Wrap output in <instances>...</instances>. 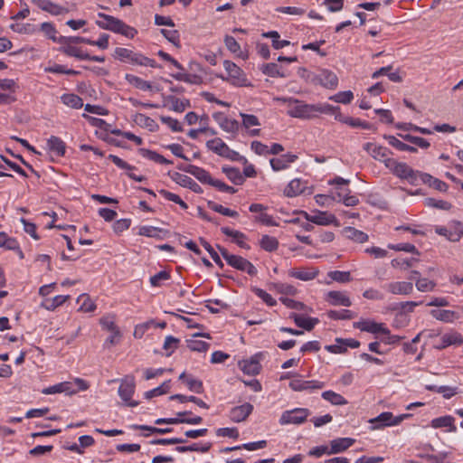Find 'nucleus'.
Returning a JSON list of instances; mask_svg holds the SVG:
<instances>
[{
	"label": "nucleus",
	"mask_w": 463,
	"mask_h": 463,
	"mask_svg": "<svg viewBox=\"0 0 463 463\" xmlns=\"http://www.w3.org/2000/svg\"><path fill=\"white\" fill-rule=\"evenodd\" d=\"M278 101L288 104V114L292 118H310L315 114V104H307L294 98H277Z\"/></svg>",
	"instance_id": "nucleus-1"
},
{
	"label": "nucleus",
	"mask_w": 463,
	"mask_h": 463,
	"mask_svg": "<svg viewBox=\"0 0 463 463\" xmlns=\"http://www.w3.org/2000/svg\"><path fill=\"white\" fill-rule=\"evenodd\" d=\"M217 248L228 265L238 270L244 271L250 276L257 275L258 270L250 261L241 256L231 254L225 248L220 245H217Z\"/></svg>",
	"instance_id": "nucleus-2"
},
{
	"label": "nucleus",
	"mask_w": 463,
	"mask_h": 463,
	"mask_svg": "<svg viewBox=\"0 0 463 463\" xmlns=\"http://www.w3.org/2000/svg\"><path fill=\"white\" fill-rule=\"evenodd\" d=\"M206 146L209 150L229 160L241 162L244 165L248 163L246 157L231 149L220 137L208 140L206 142Z\"/></svg>",
	"instance_id": "nucleus-3"
},
{
	"label": "nucleus",
	"mask_w": 463,
	"mask_h": 463,
	"mask_svg": "<svg viewBox=\"0 0 463 463\" xmlns=\"http://www.w3.org/2000/svg\"><path fill=\"white\" fill-rule=\"evenodd\" d=\"M310 411L306 408H295L293 410L285 411L282 412L279 418L280 425L287 424H301L307 420V418L309 416Z\"/></svg>",
	"instance_id": "nucleus-4"
},
{
	"label": "nucleus",
	"mask_w": 463,
	"mask_h": 463,
	"mask_svg": "<svg viewBox=\"0 0 463 463\" xmlns=\"http://www.w3.org/2000/svg\"><path fill=\"white\" fill-rule=\"evenodd\" d=\"M136 383L133 376H126L118 387V395L121 400L129 407H136L138 405V402L131 401V398L135 392Z\"/></svg>",
	"instance_id": "nucleus-5"
},
{
	"label": "nucleus",
	"mask_w": 463,
	"mask_h": 463,
	"mask_svg": "<svg viewBox=\"0 0 463 463\" xmlns=\"http://www.w3.org/2000/svg\"><path fill=\"white\" fill-rule=\"evenodd\" d=\"M264 358V353L259 352L248 359L239 361V368L248 375H257L261 370L260 361Z\"/></svg>",
	"instance_id": "nucleus-6"
},
{
	"label": "nucleus",
	"mask_w": 463,
	"mask_h": 463,
	"mask_svg": "<svg viewBox=\"0 0 463 463\" xmlns=\"http://www.w3.org/2000/svg\"><path fill=\"white\" fill-rule=\"evenodd\" d=\"M405 418V414L393 416L392 412H383L375 418L369 420L372 430L380 429L385 426H395L401 423Z\"/></svg>",
	"instance_id": "nucleus-7"
},
{
	"label": "nucleus",
	"mask_w": 463,
	"mask_h": 463,
	"mask_svg": "<svg viewBox=\"0 0 463 463\" xmlns=\"http://www.w3.org/2000/svg\"><path fill=\"white\" fill-rule=\"evenodd\" d=\"M431 269H432L431 268H427L425 265H420V269L411 271V275L408 278L411 280L416 281V288L419 291H421V292L431 291L434 288V287L436 286L435 282H433L432 280H430L425 278L420 279L419 277L421 273H426Z\"/></svg>",
	"instance_id": "nucleus-8"
},
{
	"label": "nucleus",
	"mask_w": 463,
	"mask_h": 463,
	"mask_svg": "<svg viewBox=\"0 0 463 463\" xmlns=\"http://www.w3.org/2000/svg\"><path fill=\"white\" fill-rule=\"evenodd\" d=\"M463 345V336L457 331H449L443 334L439 342L435 345V348L439 350L445 349L450 345L459 346Z\"/></svg>",
	"instance_id": "nucleus-9"
},
{
	"label": "nucleus",
	"mask_w": 463,
	"mask_h": 463,
	"mask_svg": "<svg viewBox=\"0 0 463 463\" xmlns=\"http://www.w3.org/2000/svg\"><path fill=\"white\" fill-rule=\"evenodd\" d=\"M354 327L361 331L372 334L389 335L390 331L382 323H376L373 320H361L354 323Z\"/></svg>",
	"instance_id": "nucleus-10"
},
{
	"label": "nucleus",
	"mask_w": 463,
	"mask_h": 463,
	"mask_svg": "<svg viewBox=\"0 0 463 463\" xmlns=\"http://www.w3.org/2000/svg\"><path fill=\"white\" fill-rule=\"evenodd\" d=\"M364 149L375 160L381 161L383 164L390 157L391 151L383 146L374 144V143H365L364 145Z\"/></svg>",
	"instance_id": "nucleus-11"
},
{
	"label": "nucleus",
	"mask_w": 463,
	"mask_h": 463,
	"mask_svg": "<svg viewBox=\"0 0 463 463\" xmlns=\"http://www.w3.org/2000/svg\"><path fill=\"white\" fill-rule=\"evenodd\" d=\"M253 411V405L245 402L240 406H235L231 409L229 417L233 422H241L245 420Z\"/></svg>",
	"instance_id": "nucleus-12"
},
{
	"label": "nucleus",
	"mask_w": 463,
	"mask_h": 463,
	"mask_svg": "<svg viewBox=\"0 0 463 463\" xmlns=\"http://www.w3.org/2000/svg\"><path fill=\"white\" fill-rule=\"evenodd\" d=\"M324 386L325 383L316 380L304 381L300 379H294L289 383V387L295 392L313 391L322 389Z\"/></svg>",
	"instance_id": "nucleus-13"
},
{
	"label": "nucleus",
	"mask_w": 463,
	"mask_h": 463,
	"mask_svg": "<svg viewBox=\"0 0 463 463\" xmlns=\"http://www.w3.org/2000/svg\"><path fill=\"white\" fill-rule=\"evenodd\" d=\"M114 56L121 61L139 65L141 53L135 52L127 48L117 47L114 51Z\"/></svg>",
	"instance_id": "nucleus-14"
},
{
	"label": "nucleus",
	"mask_w": 463,
	"mask_h": 463,
	"mask_svg": "<svg viewBox=\"0 0 463 463\" xmlns=\"http://www.w3.org/2000/svg\"><path fill=\"white\" fill-rule=\"evenodd\" d=\"M171 178L179 185L187 187L196 194L203 193L202 187L188 175L175 172L171 175Z\"/></svg>",
	"instance_id": "nucleus-15"
},
{
	"label": "nucleus",
	"mask_w": 463,
	"mask_h": 463,
	"mask_svg": "<svg viewBox=\"0 0 463 463\" xmlns=\"http://www.w3.org/2000/svg\"><path fill=\"white\" fill-rule=\"evenodd\" d=\"M98 16L101 18V20H97L96 24L103 29L111 31L113 33H117L118 29V25L120 24V19L114 17L112 15H109L103 13H99Z\"/></svg>",
	"instance_id": "nucleus-16"
},
{
	"label": "nucleus",
	"mask_w": 463,
	"mask_h": 463,
	"mask_svg": "<svg viewBox=\"0 0 463 463\" xmlns=\"http://www.w3.org/2000/svg\"><path fill=\"white\" fill-rule=\"evenodd\" d=\"M298 159V156L293 154H285L279 157H274L269 160L271 168L274 171H280L287 169L291 163Z\"/></svg>",
	"instance_id": "nucleus-17"
},
{
	"label": "nucleus",
	"mask_w": 463,
	"mask_h": 463,
	"mask_svg": "<svg viewBox=\"0 0 463 463\" xmlns=\"http://www.w3.org/2000/svg\"><path fill=\"white\" fill-rule=\"evenodd\" d=\"M309 222L312 223L317 224V225H329L334 224L335 226H339L340 223L336 217L332 214L328 213L327 212H320L318 211L316 214H314L310 219Z\"/></svg>",
	"instance_id": "nucleus-18"
},
{
	"label": "nucleus",
	"mask_w": 463,
	"mask_h": 463,
	"mask_svg": "<svg viewBox=\"0 0 463 463\" xmlns=\"http://www.w3.org/2000/svg\"><path fill=\"white\" fill-rule=\"evenodd\" d=\"M289 318L293 319L295 324L304 330L311 331L316 325L319 323V319L316 317H306L297 313H291Z\"/></svg>",
	"instance_id": "nucleus-19"
},
{
	"label": "nucleus",
	"mask_w": 463,
	"mask_h": 463,
	"mask_svg": "<svg viewBox=\"0 0 463 463\" xmlns=\"http://www.w3.org/2000/svg\"><path fill=\"white\" fill-rule=\"evenodd\" d=\"M317 79L322 86L327 89H335L338 84L337 76L328 70H321Z\"/></svg>",
	"instance_id": "nucleus-20"
},
{
	"label": "nucleus",
	"mask_w": 463,
	"mask_h": 463,
	"mask_svg": "<svg viewBox=\"0 0 463 463\" xmlns=\"http://www.w3.org/2000/svg\"><path fill=\"white\" fill-rule=\"evenodd\" d=\"M223 66L231 79V81L233 84H241V81L244 80V79H241V77H242L241 69L239 66H237L234 62L225 60L223 61Z\"/></svg>",
	"instance_id": "nucleus-21"
},
{
	"label": "nucleus",
	"mask_w": 463,
	"mask_h": 463,
	"mask_svg": "<svg viewBox=\"0 0 463 463\" xmlns=\"http://www.w3.org/2000/svg\"><path fill=\"white\" fill-rule=\"evenodd\" d=\"M354 443L352 438H337L330 441V452L332 454H338L345 451Z\"/></svg>",
	"instance_id": "nucleus-22"
},
{
	"label": "nucleus",
	"mask_w": 463,
	"mask_h": 463,
	"mask_svg": "<svg viewBox=\"0 0 463 463\" xmlns=\"http://www.w3.org/2000/svg\"><path fill=\"white\" fill-rule=\"evenodd\" d=\"M184 169V172L194 175L198 181H200L203 184H209L210 181L213 178L209 172H207L202 167L194 165H187Z\"/></svg>",
	"instance_id": "nucleus-23"
},
{
	"label": "nucleus",
	"mask_w": 463,
	"mask_h": 463,
	"mask_svg": "<svg viewBox=\"0 0 463 463\" xmlns=\"http://www.w3.org/2000/svg\"><path fill=\"white\" fill-rule=\"evenodd\" d=\"M326 301L333 306L350 307L352 305L350 298L341 291H329L326 296Z\"/></svg>",
	"instance_id": "nucleus-24"
},
{
	"label": "nucleus",
	"mask_w": 463,
	"mask_h": 463,
	"mask_svg": "<svg viewBox=\"0 0 463 463\" xmlns=\"http://www.w3.org/2000/svg\"><path fill=\"white\" fill-rule=\"evenodd\" d=\"M43 394H55L64 392L66 394H74L76 391L72 389V384L70 382H62L52 386H49L42 391Z\"/></svg>",
	"instance_id": "nucleus-25"
},
{
	"label": "nucleus",
	"mask_w": 463,
	"mask_h": 463,
	"mask_svg": "<svg viewBox=\"0 0 463 463\" xmlns=\"http://www.w3.org/2000/svg\"><path fill=\"white\" fill-rule=\"evenodd\" d=\"M454 422L455 419L452 416L446 415L433 419L431 420V427L434 429L448 428V431L455 432L457 427Z\"/></svg>",
	"instance_id": "nucleus-26"
},
{
	"label": "nucleus",
	"mask_w": 463,
	"mask_h": 463,
	"mask_svg": "<svg viewBox=\"0 0 463 463\" xmlns=\"http://www.w3.org/2000/svg\"><path fill=\"white\" fill-rule=\"evenodd\" d=\"M318 270L316 269H291L288 271V275L292 278L303 280V281H309L314 279L318 275Z\"/></svg>",
	"instance_id": "nucleus-27"
},
{
	"label": "nucleus",
	"mask_w": 463,
	"mask_h": 463,
	"mask_svg": "<svg viewBox=\"0 0 463 463\" xmlns=\"http://www.w3.org/2000/svg\"><path fill=\"white\" fill-rule=\"evenodd\" d=\"M419 176H420V180L422 181V183L428 184L430 187H432L437 191L446 192L448 190L449 186L445 182H443L436 177H433L432 175H430L429 174L420 173Z\"/></svg>",
	"instance_id": "nucleus-28"
},
{
	"label": "nucleus",
	"mask_w": 463,
	"mask_h": 463,
	"mask_svg": "<svg viewBox=\"0 0 463 463\" xmlns=\"http://www.w3.org/2000/svg\"><path fill=\"white\" fill-rule=\"evenodd\" d=\"M342 234L346 239L359 243L365 242L368 240V235L366 233L350 226L345 227L342 230Z\"/></svg>",
	"instance_id": "nucleus-29"
},
{
	"label": "nucleus",
	"mask_w": 463,
	"mask_h": 463,
	"mask_svg": "<svg viewBox=\"0 0 463 463\" xmlns=\"http://www.w3.org/2000/svg\"><path fill=\"white\" fill-rule=\"evenodd\" d=\"M218 115L214 114L213 118L218 120L220 127L222 130L228 133L236 135L240 129V123L236 119H231L227 117H222L220 119Z\"/></svg>",
	"instance_id": "nucleus-30"
},
{
	"label": "nucleus",
	"mask_w": 463,
	"mask_h": 463,
	"mask_svg": "<svg viewBox=\"0 0 463 463\" xmlns=\"http://www.w3.org/2000/svg\"><path fill=\"white\" fill-rule=\"evenodd\" d=\"M222 171L226 175L227 178L236 185H241L245 182L243 175L237 167L223 165Z\"/></svg>",
	"instance_id": "nucleus-31"
},
{
	"label": "nucleus",
	"mask_w": 463,
	"mask_h": 463,
	"mask_svg": "<svg viewBox=\"0 0 463 463\" xmlns=\"http://www.w3.org/2000/svg\"><path fill=\"white\" fill-rule=\"evenodd\" d=\"M59 51L67 56L75 57L81 61H85V58H89V53L84 52L81 49L73 46V43L61 44Z\"/></svg>",
	"instance_id": "nucleus-32"
},
{
	"label": "nucleus",
	"mask_w": 463,
	"mask_h": 463,
	"mask_svg": "<svg viewBox=\"0 0 463 463\" xmlns=\"http://www.w3.org/2000/svg\"><path fill=\"white\" fill-rule=\"evenodd\" d=\"M416 146L427 149L430 146V142L422 137L407 134V152H416Z\"/></svg>",
	"instance_id": "nucleus-33"
},
{
	"label": "nucleus",
	"mask_w": 463,
	"mask_h": 463,
	"mask_svg": "<svg viewBox=\"0 0 463 463\" xmlns=\"http://www.w3.org/2000/svg\"><path fill=\"white\" fill-rule=\"evenodd\" d=\"M221 232L226 236L232 237L239 247L246 250L250 248V245L244 241V239L246 238L244 233L239 231L232 230L229 227H222Z\"/></svg>",
	"instance_id": "nucleus-34"
},
{
	"label": "nucleus",
	"mask_w": 463,
	"mask_h": 463,
	"mask_svg": "<svg viewBox=\"0 0 463 463\" xmlns=\"http://www.w3.org/2000/svg\"><path fill=\"white\" fill-rule=\"evenodd\" d=\"M430 314L437 320L445 323H452L458 318V315L455 311L449 309H433L430 311Z\"/></svg>",
	"instance_id": "nucleus-35"
},
{
	"label": "nucleus",
	"mask_w": 463,
	"mask_h": 463,
	"mask_svg": "<svg viewBox=\"0 0 463 463\" xmlns=\"http://www.w3.org/2000/svg\"><path fill=\"white\" fill-rule=\"evenodd\" d=\"M48 148L57 156H63L66 150L65 143L58 137L52 136L47 141Z\"/></svg>",
	"instance_id": "nucleus-36"
},
{
	"label": "nucleus",
	"mask_w": 463,
	"mask_h": 463,
	"mask_svg": "<svg viewBox=\"0 0 463 463\" xmlns=\"http://www.w3.org/2000/svg\"><path fill=\"white\" fill-rule=\"evenodd\" d=\"M384 165L394 175L401 179L405 178V164L390 157Z\"/></svg>",
	"instance_id": "nucleus-37"
},
{
	"label": "nucleus",
	"mask_w": 463,
	"mask_h": 463,
	"mask_svg": "<svg viewBox=\"0 0 463 463\" xmlns=\"http://www.w3.org/2000/svg\"><path fill=\"white\" fill-rule=\"evenodd\" d=\"M138 153L145 158L154 161L156 163L161 164V165H171L173 164L172 161L165 158L162 155L156 153V151L149 150L146 148H139Z\"/></svg>",
	"instance_id": "nucleus-38"
},
{
	"label": "nucleus",
	"mask_w": 463,
	"mask_h": 463,
	"mask_svg": "<svg viewBox=\"0 0 463 463\" xmlns=\"http://www.w3.org/2000/svg\"><path fill=\"white\" fill-rule=\"evenodd\" d=\"M305 190V184L300 179H293L285 188L284 194L287 197H295L302 194Z\"/></svg>",
	"instance_id": "nucleus-39"
},
{
	"label": "nucleus",
	"mask_w": 463,
	"mask_h": 463,
	"mask_svg": "<svg viewBox=\"0 0 463 463\" xmlns=\"http://www.w3.org/2000/svg\"><path fill=\"white\" fill-rule=\"evenodd\" d=\"M211 447H212V443H210V442H207L203 445H201L199 443H193L189 446H177V447H175V450L179 453L193 452V451L205 453L210 450Z\"/></svg>",
	"instance_id": "nucleus-40"
},
{
	"label": "nucleus",
	"mask_w": 463,
	"mask_h": 463,
	"mask_svg": "<svg viewBox=\"0 0 463 463\" xmlns=\"http://www.w3.org/2000/svg\"><path fill=\"white\" fill-rule=\"evenodd\" d=\"M168 103H171L172 107H171V109L175 111V112H183L186 108H190L191 107V103H190V100L187 99H179L178 98H176L175 96H167L165 99Z\"/></svg>",
	"instance_id": "nucleus-41"
},
{
	"label": "nucleus",
	"mask_w": 463,
	"mask_h": 463,
	"mask_svg": "<svg viewBox=\"0 0 463 463\" xmlns=\"http://www.w3.org/2000/svg\"><path fill=\"white\" fill-rule=\"evenodd\" d=\"M61 99L64 105L71 107L72 109H80L83 107L82 99L76 94H72V93L63 94L61 97Z\"/></svg>",
	"instance_id": "nucleus-42"
},
{
	"label": "nucleus",
	"mask_w": 463,
	"mask_h": 463,
	"mask_svg": "<svg viewBox=\"0 0 463 463\" xmlns=\"http://www.w3.org/2000/svg\"><path fill=\"white\" fill-rule=\"evenodd\" d=\"M125 79L129 84L141 90H150L152 89V85L149 81H146L133 74H126Z\"/></svg>",
	"instance_id": "nucleus-43"
},
{
	"label": "nucleus",
	"mask_w": 463,
	"mask_h": 463,
	"mask_svg": "<svg viewBox=\"0 0 463 463\" xmlns=\"http://www.w3.org/2000/svg\"><path fill=\"white\" fill-rule=\"evenodd\" d=\"M262 36L265 38H270L272 40V47L276 50L282 49L290 44L289 41L280 40L279 33L277 31L263 33Z\"/></svg>",
	"instance_id": "nucleus-44"
},
{
	"label": "nucleus",
	"mask_w": 463,
	"mask_h": 463,
	"mask_svg": "<svg viewBox=\"0 0 463 463\" xmlns=\"http://www.w3.org/2000/svg\"><path fill=\"white\" fill-rule=\"evenodd\" d=\"M350 193L351 191L349 189L345 190V194L338 192L333 199L337 200L338 202H343L346 206H355L358 204L359 200L355 195H351Z\"/></svg>",
	"instance_id": "nucleus-45"
},
{
	"label": "nucleus",
	"mask_w": 463,
	"mask_h": 463,
	"mask_svg": "<svg viewBox=\"0 0 463 463\" xmlns=\"http://www.w3.org/2000/svg\"><path fill=\"white\" fill-rule=\"evenodd\" d=\"M171 388V380L165 381L160 386L147 391L144 393L146 399H152L156 396H160L167 393Z\"/></svg>",
	"instance_id": "nucleus-46"
},
{
	"label": "nucleus",
	"mask_w": 463,
	"mask_h": 463,
	"mask_svg": "<svg viewBox=\"0 0 463 463\" xmlns=\"http://www.w3.org/2000/svg\"><path fill=\"white\" fill-rule=\"evenodd\" d=\"M322 398L333 405H345L348 402L345 397L333 391H326L322 392Z\"/></svg>",
	"instance_id": "nucleus-47"
},
{
	"label": "nucleus",
	"mask_w": 463,
	"mask_h": 463,
	"mask_svg": "<svg viewBox=\"0 0 463 463\" xmlns=\"http://www.w3.org/2000/svg\"><path fill=\"white\" fill-rule=\"evenodd\" d=\"M327 315L329 318L334 320H350L356 317L354 312L348 309L330 310Z\"/></svg>",
	"instance_id": "nucleus-48"
},
{
	"label": "nucleus",
	"mask_w": 463,
	"mask_h": 463,
	"mask_svg": "<svg viewBox=\"0 0 463 463\" xmlns=\"http://www.w3.org/2000/svg\"><path fill=\"white\" fill-rule=\"evenodd\" d=\"M260 247L269 252L275 251L279 247V241L272 236L263 235L260 241Z\"/></svg>",
	"instance_id": "nucleus-49"
},
{
	"label": "nucleus",
	"mask_w": 463,
	"mask_h": 463,
	"mask_svg": "<svg viewBox=\"0 0 463 463\" xmlns=\"http://www.w3.org/2000/svg\"><path fill=\"white\" fill-rule=\"evenodd\" d=\"M207 205L211 210H213L218 213H221L224 216H229V217H232V218H236L239 216V213L236 211L223 207L222 205L218 204L213 201H209L207 203Z\"/></svg>",
	"instance_id": "nucleus-50"
},
{
	"label": "nucleus",
	"mask_w": 463,
	"mask_h": 463,
	"mask_svg": "<svg viewBox=\"0 0 463 463\" xmlns=\"http://www.w3.org/2000/svg\"><path fill=\"white\" fill-rule=\"evenodd\" d=\"M0 247L6 250H19V244L14 238L9 237L5 232H0Z\"/></svg>",
	"instance_id": "nucleus-51"
},
{
	"label": "nucleus",
	"mask_w": 463,
	"mask_h": 463,
	"mask_svg": "<svg viewBox=\"0 0 463 463\" xmlns=\"http://www.w3.org/2000/svg\"><path fill=\"white\" fill-rule=\"evenodd\" d=\"M70 298V296H64V295H58L52 298H48V299H45L44 303H43V307L47 309V310H54L55 308H57L58 307L61 306L68 298Z\"/></svg>",
	"instance_id": "nucleus-52"
},
{
	"label": "nucleus",
	"mask_w": 463,
	"mask_h": 463,
	"mask_svg": "<svg viewBox=\"0 0 463 463\" xmlns=\"http://www.w3.org/2000/svg\"><path fill=\"white\" fill-rule=\"evenodd\" d=\"M427 389L430 391L436 392L438 393H441L443 395V397L446 399H449L457 393L456 388H453L450 386H446V385H441V386L428 385Z\"/></svg>",
	"instance_id": "nucleus-53"
},
{
	"label": "nucleus",
	"mask_w": 463,
	"mask_h": 463,
	"mask_svg": "<svg viewBox=\"0 0 463 463\" xmlns=\"http://www.w3.org/2000/svg\"><path fill=\"white\" fill-rule=\"evenodd\" d=\"M41 31L44 33V35L53 41L54 43H59V37H57V30L52 23L44 22L41 24Z\"/></svg>",
	"instance_id": "nucleus-54"
},
{
	"label": "nucleus",
	"mask_w": 463,
	"mask_h": 463,
	"mask_svg": "<svg viewBox=\"0 0 463 463\" xmlns=\"http://www.w3.org/2000/svg\"><path fill=\"white\" fill-rule=\"evenodd\" d=\"M136 121L137 124L148 128L150 131H155L158 128V125L156 123V121L145 114H137L136 116Z\"/></svg>",
	"instance_id": "nucleus-55"
},
{
	"label": "nucleus",
	"mask_w": 463,
	"mask_h": 463,
	"mask_svg": "<svg viewBox=\"0 0 463 463\" xmlns=\"http://www.w3.org/2000/svg\"><path fill=\"white\" fill-rule=\"evenodd\" d=\"M424 203L428 207L436 208L439 210H449L451 208V203L444 201V200H437L434 198H426L424 200Z\"/></svg>",
	"instance_id": "nucleus-56"
},
{
	"label": "nucleus",
	"mask_w": 463,
	"mask_h": 463,
	"mask_svg": "<svg viewBox=\"0 0 463 463\" xmlns=\"http://www.w3.org/2000/svg\"><path fill=\"white\" fill-rule=\"evenodd\" d=\"M407 254H411V257H407V268L415 266L420 261V253L413 244L407 243Z\"/></svg>",
	"instance_id": "nucleus-57"
},
{
	"label": "nucleus",
	"mask_w": 463,
	"mask_h": 463,
	"mask_svg": "<svg viewBox=\"0 0 463 463\" xmlns=\"http://www.w3.org/2000/svg\"><path fill=\"white\" fill-rule=\"evenodd\" d=\"M78 303H80V311L82 312H92L96 309L95 303L87 296L81 295L77 299Z\"/></svg>",
	"instance_id": "nucleus-58"
},
{
	"label": "nucleus",
	"mask_w": 463,
	"mask_h": 463,
	"mask_svg": "<svg viewBox=\"0 0 463 463\" xmlns=\"http://www.w3.org/2000/svg\"><path fill=\"white\" fill-rule=\"evenodd\" d=\"M328 277L339 283H346L352 280V277L349 271L334 270L328 272Z\"/></svg>",
	"instance_id": "nucleus-59"
},
{
	"label": "nucleus",
	"mask_w": 463,
	"mask_h": 463,
	"mask_svg": "<svg viewBox=\"0 0 463 463\" xmlns=\"http://www.w3.org/2000/svg\"><path fill=\"white\" fill-rule=\"evenodd\" d=\"M202 246L208 251L213 260L221 268L223 267V263L219 256V254L214 250V249L211 246V244L206 241L203 238L199 239Z\"/></svg>",
	"instance_id": "nucleus-60"
},
{
	"label": "nucleus",
	"mask_w": 463,
	"mask_h": 463,
	"mask_svg": "<svg viewBox=\"0 0 463 463\" xmlns=\"http://www.w3.org/2000/svg\"><path fill=\"white\" fill-rule=\"evenodd\" d=\"M180 340L173 335H167L165 339L163 348L166 351V356H170L178 347Z\"/></svg>",
	"instance_id": "nucleus-61"
},
{
	"label": "nucleus",
	"mask_w": 463,
	"mask_h": 463,
	"mask_svg": "<svg viewBox=\"0 0 463 463\" xmlns=\"http://www.w3.org/2000/svg\"><path fill=\"white\" fill-rule=\"evenodd\" d=\"M224 43L231 52L236 54L237 56H241V46L234 37L226 35L224 38Z\"/></svg>",
	"instance_id": "nucleus-62"
},
{
	"label": "nucleus",
	"mask_w": 463,
	"mask_h": 463,
	"mask_svg": "<svg viewBox=\"0 0 463 463\" xmlns=\"http://www.w3.org/2000/svg\"><path fill=\"white\" fill-rule=\"evenodd\" d=\"M116 33H119L126 36L127 38L133 39L137 35V30L132 26L128 25L121 20Z\"/></svg>",
	"instance_id": "nucleus-63"
},
{
	"label": "nucleus",
	"mask_w": 463,
	"mask_h": 463,
	"mask_svg": "<svg viewBox=\"0 0 463 463\" xmlns=\"http://www.w3.org/2000/svg\"><path fill=\"white\" fill-rule=\"evenodd\" d=\"M262 72L269 77H284L285 75L280 72L279 67L277 63L270 62L263 65Z\"/></svg>",
	"instance_id": "nucleus-64"
}]
</instances>
